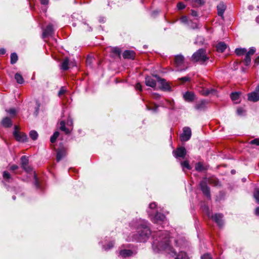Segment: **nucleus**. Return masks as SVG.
Listing matches in <instances>:
<instances>
[{
  "instance_id": "nucleus-1",
  "label": "nucleus",
  "mask_w": 259,
  "mask_h": 259,
  "mask_svg": "<svg viewBox=\"0 0 259 259\" xmlns=\"http://www.w3.org/2000/svg\"><path fill=\"white\" fill-rule=\"evenodd\" d=\"M152 248L154 252L165 251L166 253L174 256L177 255V251L174 248L169 235L166 231L158 230L152 234Z\"/></svg>"
},
{
  "instance_id": "nucleus-2",
  "label": "nucleus",
  "mask_w": 259,
  "mask_h": 259,
  "mask_svg": "<svg viewBox=\"0 0 259 259\" xmlns=\"http://www.w3.org/2000/svg\"><path fill=\"white\" fill-rule=\"evenodd\" d=\"M129 227L132 230H136V232L128 236V241H137L145 242L148 239L151 232L148 226V223L145 220L136 219L131 221L129 224Z\"/></svg>"
},
{
  "instance_id": "nucleus-3",
  "label": "nucleus",
  "mask_w": 259,
  "mask_h": 259,
  "mask_svg": "<svg viewBox=\"0 0 259 259\" xmlns=\"http://www.w3.org/2000/svg\"><path fill=\"white\" fill-rule=\"evenodd\" d=\"M208 184L213 186H218L220 184L219 180L215 178H204L199 183V186L203 194L208 199H210L211 195L210 193V189L208 186Z\"/></svg>"
},
{
  "instance_id": "nucleus-4",
  "label": "nucleus",
  "mask_w": 259,
  "mask_h": 259,
  "mask_svg": "<svg viewBox=\"0 0 259 259\" xmlns=\"http://www.w3.org/2000/svg\"><path fill=\"white\" fill-rule=\"evenodd\" d=\"M209 58V57L206 54V50L204 49H200L193 54L191 60L194 62L204 64Z\"/></svg>"
},
{
  "instance_id": "nucleus-5",
  "label": "nucleus",
  "mask_w": 259,
  "mask_h": 259,
  "mask_svg": "<svg viewBox=\"0 0 259 259\" xmlns=\"http://www.w3.org/2000/svg\"><path fill=\"white\" fill-rule=\"evenodd\" d=\"M13 135L16 140L20 142H25L27 141V136L23 133H21L18 130V126L15 125L14 126V131L13 132Z\"/></svg>"
},
{
  "instance_id": "nucleus-6",
  "label": "nucleus",
  "mask_w": 259,
  "mask_h": 259,
  "mask_svg": "<svg viewBox=\"0 0 259 259\" xmlns=\"http://www.w3.org/2000/svg\"><path fill=\"white\" fill-rule=\"evenodd\" d=\"M191 130L189 127L185 126L183 129V133L180 135L181 141L186 142L188 141L191 137Z\"/></svg>"
},
{
  "instance_id": "nucleus-7",
  "label": "nucleus",
  "mask_w": 259,
  "mask_h": 259,
  "mask_svg": "<svg viewBox=\"0 0 259 259\" xmlns=\"http://www.w3.org/2000/svg\"><path fill=\"white\" fill-rule=\"evenodd\" d=\"M184 63V57L182 55H178L176 56L174 60L175 66L178 68V71L185 70V69H182Z\"/></svg>"
},
{
  "instance_id": "nucleus-8",
  "label": "nucleus",
  "mask_w": 259,
  "mask_h": 259,
  "mask_svg": "<svg viewBox=\"0 0 259 259\" xmlns=\"http://www.w3.org/2000/svg\"><path fill=\"white\" fill-rule=\"evenodd\" d=\"M154 77L157 79V81L159 84V88L164 91H169L170 87L169 84L164 79L160 78L158 75H155Z\"/></svg>"
},
{
  "instance_id": "nucleus-9",
  "label": "nucleus",
  "mask_w": 259,
  "mask_h": 259,
  "mask_svg": "<svg viewBox=\"0 0 259 259\" xmlns=\"http://www.w3.org/2000/svg\"><path fill=\"white\" fill-rule=\"evenodd\" d=\"M137 254L136 250L132 249H121L119 253V256L122 258H126L133 256Z\"/></svg>"
},
{
  "instance_id": "nucleus-10",
  "label": "nucleus",
  "mask_w": 259,
  "mask_h": 259,
  "mask_svg": "<svg viewBox=\"0 0 259 259\" xmlns=\"http://www.w3.org/2000/svg\"><path fill=\"white\" fill-rule=\"evenodd\" d=\"M156 213H153V215L151 217V221L154 223L156 224H161V223H163L164 221V220L165 219V215L161 213H158L157 212H156Z\"/></svg>"
},
{
  "instance_id": "nucleus-11",
  "label": "nucleus",
  "mask_w": 259,
  "mask_h": 259,
  "mask_svg": "<svg viewBox=\"0 0 259 259\" xmlns=\"http://www.w3.org/2000/svg\"><path fill=\"white\" fill-rule=\"evenodd\" d=\"M173 154L174 156L177 158H184L186 155V150L184 147H181L174 151Z\"/></svg>"
},
{
  "instance_id": "nucleus-12",
  "label": "nucleus",
  "mask_w": 259,
  "mask_h": 259,
  "mask_svg": "<svg viewBox=\"0 0 259 259\" xmlns=\"http://www.w3.org/2000/svg\"><path fill=\"white\" fill-rule=\"evenodd\" d=\"M21 162L22 167L24 170L27 172H29L31 170V168L28 166V159L26 156H22L21 158Z\"/></svg>"
},
{
  "instance_id": "nucleus-13",
  "label": "nucleus",
  "mask_w": 259,
  "mask_h": 259,
  "mask_svg": "<svg viewBox=\"0 0 259 259\" xmlns=\"http://www.w3.org/2000/svg\"><path fill=\"white\" fill-rule=\"evenodd\" d=\"M210 217L215 221L220 227H222L223 225V215L221 213H216L214 215H211Z\"/></svg>"
},
{
  "instance_id": "nucleus-14",
  "label": "nucleus",
  "mask_w": 259,
  "mask_h": 259,
  "mask_svg": "<svg viewBox=\"0 0 259 259\" xmlns=\"http://www.w3.org/2000/svg\"><path fill=\"white\" fill-rule=\"evenodd\" d=\"M54 33L53 25H48L46 29L44 30L42 37L43 38H46L48 36H52Z\"/></svg>"
},
{
  "instance_id": "nucleus-15",
  "label": "nucleus",
  "mask_w": 259,
  "mask_h": 259,
  "mask_svg": "<svg viewBox=\"0 0 259 259\" xmlns=\"http://www.w3.org/2000/svg\"><path fill=\"white\" fill-rule=\"evenodd\" d=\"M157 79L155 80L150 76H147L145 78V84L147 86L154 88L156 87Z\"/></svg>"
},
{
  "instance_id": "nucleus-16",
  "label": "nucleus",
  "mask_w": 259,
  "mask_h": 259,
  "mask_svg": "<svg viewBox=\"0 0 259 259\" xmlns=\"http://www.w3.org/2000/svg\"><path fill=\"white\" fill-rule=\"evenodd\" d=\"M183 98L187 102H192L195 99V95L193 93L188 91L183 95Z\"/></svg>"
},
{
  "instance_id": "nucleus-17",
  "label": "nucleus",
  "mask_w": 259,
  "mask_h": 259,
  "mask_svg": "<svg viewBox=\"0 0 259 259\" xmlns=\"http://www.w3.org/2000/svg\"><path fill=\"white\" fill-rule=\"evenodd\" d=\"M248 100L252 102H257L259 100V95L256 92H253L248 94Z\"/></svg>"
},
{
  "instance_id": "nucleus-18",
  "label": "nucleus",
  "mask_w": 259,
  "mask_h": 259,
  "mask_svg": "<svg viewBox=\"0 0 259 259\" xmlns=\"http://www.w3.org/2000/svg\"><path fill=\"white\" fill-rule=\"evenodd\" d=\"M206 101L205 100H201L195 105V109L199 111L204 110L206 108Z\"/></svg>"
},
{
  "instance_id": "nucleus-19",
  "label": "nucleus",
  "mask_w": 259,
  "mask_h": 259,
  "mask_svg": "<svg viewBox=\"0 0 259 259\" xmlns=\"http://www.w3.org/2000/svg\"><path fill=\"white\" fill-rule=\"evenodd\" d=\"M124 59H134L135 58V52L133 51L125 50L122 54Z\"/></svg>"
},
{
  "instance_id": "nucleus-20",
  "label": "nucleus",
  "mask_w": 259,
  "mask_h": 259,
  "mask_svg": "<svg viewBox=\"0 0 259 259\" xmlns=\"http://www.w3.org/2000/svg\"><path fill=\"white\" fill-rule=\"evenodd\" d=\"M66 154V150L64 148L60 149L58 150L57 153V161L59 162L65 156Z\"/></svg>"
},
{
  "instance_id": "nucleus-21",
  "label": "nucleus",
  "mask_w": 259,
  "mask_h": 259,
  "mask_svg": "<svg viewBox=\"0 0 259 259\" xmlns=\"http://www.w3.org/2000/svg\"><path fill=\"white\" fill-rule=\"evenodd\" d=\"M226 8V7L223 3H220L217 6L218 15L223 17Z\"/></svg>"
},
{
  "instance_id": "nucleus-22",
  "label": "nucleus",
  "mask_w": 259,
  "mask_h": 259,
  "mask_svg": "<svg viewBox=\"0 0 259 259\" xmlns=\"http://www.w3.org/2000/svg\"><path fill=\"white\" fill-rule=\"evenodd\" d=\"M149 208L150 210H148V213L150 217L153 215V213H155L157 212L156 204L155 202L151 203L149 204Z\"/></svg>"
},
{
  "instance_id": "nucleus-23",
  "label": "nucleus",
  "mask_w": 259,
  "mask_h": 259,
  "mask_svg": "<svg viewBox=\"0 0 259 259\" xmlns=\"http://www.w3.org/2000/svg\"><path fill=\"white\" fill-rule=\"evenodd\" d=\"M2 124L5 127H9L12 125V122L11 119L8 117H6L2 120Z\"/></svg>"
},
{
  "instance_id": "nucleus-24",
  "label": "nucleus",
  "mask_w": 259,
  "mask_h": 259,
  "mask_svg": "<svg viewBox=\"0 0 259 259\" xmlns=\"http://www.w3.org/2000/svg\"><path fill=\"white\" fill-rule=\"evenodd\" d=\"M218 52H223L227 49V45L224 42H220L216 46Z\"/></svg>"
},
{
  "instance_id": "nucleus-25",
  "label": "nucleus",
  "mask_w": 259,
  "mask_h": 259,
  "mask_svg": "<svg viewBox=\"0 0 259 259\" xmlns=\"http://www.w3.org/2000/svg\"><path fill=\"white\" fill-rule=\"evenodd\" d=\"M195 169L198 172H201L206 169V167L203 165L201 162H198L195 164Z\"/></svg>"
},
{
  "instance_id": "nucleus-26",
  "label": "nucleus",
  "mask_w": 259,
  "mask_h": 259,
  "mask_svg": "<svg viewBox=\"0 0 259 259\" xmlns=\"http://www.w3.org/2000/svg\"><path fill=\"white\" fill-rule=\"evenodd\" d=\"M60 130L64 132L66 134H69L70 132V130L66 127L65 122L64 121H61L60 123Z\"/></svg>"
},
{
  "instance_id": "nucleus-27",
  "label": "nucleus",
  "mask_w": 259,
  "mask_h": 259,
  "mask_svg": "<svg viewBox=\"0 0 259 259\" xmlns=\"http://www.w3.org/2000/svg\"><path fill=\"white\" fill-rule=\"evenodd\" d=\"M69 59L68 58H65L62 62L61 65V69L63 70H66L69 68Z\"/></svg>"
},
{
  "instance_id": "nucleus-28",
  "label": "nucleus",
  "mask_w": 259,
  "mask_h": 259,
  "mask_svg": "<svg viewBox=\"0 0 259 259\" xmlns=\"http://www.w3.org/2000/svg\"><path fill=\"white\" fill-rule=\"evenodd\" d=\"M215 90L214 89H203L201 91V93L202 95L204 96H208L209 94H213L215 92Z\"/></svg>"
},
{
  "instance_id": "nucleus-29",
  "label": "nucleus",
  "mask_w": 259,
  "mask_h": 259,
  "mask_svg": "<svg viewBox=\"0 0 259 259\" xmlns=\"http://www.w3.org/2000/svg\"><path fill=\"white\" fill-rule=\"evenodd\" d=\"M4 179L8 182H10L12 181L13 179L11 175L7 171H4L3 174Z\"/></svg>"
},
{
  "instance_id": "nucleus-30",
  "label": "nucleus",
  "mask_w": 259,
  "mask_h": 259,
  "mask_svg": "<svg viewBox=\"0 0 259 259\" xmlns=\"http://www.w3.org/2000/svg\"><path fill=\"white\" fill-rule=\"evenodd\" d=\"M235 53L238 56L246 54V49L245 48H237L235 51Z\"/></svg>"
},
{
  "instance_id": "nucleus-31",
  "label": "nucleus",
  "mask_w": 259,
  "mask_h": 259,
  "mask_svg": "<svg viewBox=\"0 0 259 259\" xmlns=\"http://www.w3.org/2000/svg\"><path fill=\"white\" fill-rule=\"evenodd\" d=\"M15 78L17 82L19 84H22L24 82V79L22 76L19 73H16L15 75Z\"/></svg>"
},
{
  "instance_id": "nucleus-32",
  "label": "nucleus",
  "mask_w": 259,
  "mask_h": 259,
  "mask_svg": "<svg viewBox=\"0 0 259 259\" xmlns=\"http://www.w3.org/2000/svg\"><path fill=\"white\" fill-rule=\"evenodd\" d=\"M181 166L182 167L183 170L184 171V168H186L187 169H191V167L188 161L185 160L184 161L181 162Z\"/></svg>"
},
{
  "instance_id": "nucleus-33",
  "label": "nucleus",
  "mask_w": 259,
  "mask_h": 259,
  "mask_svg": "<svg viewBox=\"0 0 259 259\" xmlns=\"http://www.w3.org/2000/svg\"><path fill=\"white\" fill-rule=\"evenodd\" d=\"M18 60V56L16 53H13L11 54V63L12 64H15Z\"/></svg>"
},
{
  "instance_id": "nucleus-34",
  "label": "nucleus",
  "mask_w": 259,
  "mask_h": 259,
  "mask_svg": "<svg viewBox=\"0 0 259 259\" xmlns=\"http://www.w3.org/2000/svg\"><path fill=\"white\" fill-rule=\"evenodd\" d=\"M202 209L203 212L209 218L211 216V212L207 206L204 205L202 206Z\"/></svg>"
},
{
  "instance_id": "nucleus-35",
  "label": "nucleus",
  "mask_w": 259,
  "mask_h": 259,
  "mask_svg": "<svg viewBox=\"0 0 259 259\" xmlns=\"http://www.w3.org/2000/svg\"><path fill=\"white\" fill-rule=\"evenodd\" d=\"M29 136L33 140H35L37 139L38 134L35 131L32 130L30 132Z\"/></svg>"
},
{
  "instance_id": "nucleus-36",
  "label": "nucleus",
  "mask_w": 259,
  "mask_h": 259,
  "mask_svg": "<svg viewBox=\"0 0 259 259\" xmlns=\"http://www.w3.org/2000/svg\"><path fill=\"white\" fill-rule=\"evenodd\" d=\"M59 132L58 131L55 132L54 133L53 135L51 137V139H50L51 142L52 143H54L56 141L57 138L59 137Z\"/></svg>"
},
{
  "instance_id": "nucleus-37",
  "label": "nucleus",
  "mask_w": 259,
  "mask_h": 259,
  "mask_svg": "<svg viewBox=\"0 0 259 259\" xmlns=\"http://www.w3.org/2000/svg\"><path fill=\"white\" fill-rule=\"evenodd\" d=\"M239 94L237 92L232 93L231 94V98L234 101H236L239 99Z\"/></svg>"
},
{
  "instance_id": "nucleus-38",
  "label": "nucleus",
  "mask_w": 259,
  "mask_h": 259,
  "mask_svg": "<svg viewBox=\"0 0 259 259\" xmlns=\"http://www.w3.org/2000/svg\"><path fill=\"white\" fill-rule=\"evenodd\" d=\"M244 64L246 66H248L251 62L250 56L245 54V57L244 60Z\"/></svg>"
},
{
  "instance_id": "nucleus-39",
  "label": "nucleus",
  "mask_w": 259,
  "mask_h": 259,
  "mask_svg": "<svg viewBox=\"0 0 259 259\" xmlns=\"http://www.w3.org/2000/svg\"><path fill=\"white\" fill-rule=\"evenodd\" d=\"M253 196L256 200V202L259 203V188H255L253 193Z\"/></svg>"
},
{
  "instance_id": "nucleus-40",
  "label": "nucleus",
  "mask_w": 259,
  "mask_h": 259,
  "mask_svg": "<svg viewBox=\"0 0 259 259\" xmlns=\"http://www.w3.org/2000/svg\"><path fill=\"white\" fill-rule=\"evenodd\" d=\"M245 113V111L242 107L238 108L237 109V114L239 116L243 115Z\"/></svg>"
},
{
  "instance_id": "nucleus-41",
  "label": "nucleus",
  "mask_w": 259,
  "mask_h": 259,
  "mask_svg": "<svg viewBox=\"0 0 259 259\" xmlns=\"http://www.w3.org/2000/svg\"><path fill=\"white\" fill-rule=\"evenodd\" d=\"M114 243L113 241L110 242L107 246H103V247L105 250H108L113 247Z\"/></svg>"
},
{
  "instance_id": "nucleus-42",
  "label": "nucleus",
  "mask_w": 259,
  "mask_h": 259,
  "mask_svg": "<svg viewBox=\"0 0 259 259\" xmlns=\"http://www.w3.org/2000/svg\"><path fill=\"white\" fill-rule=\"evenodd\" d=\"M184 241L183 240H175V246L177 247H180L183 245Z\"/></svg>"
},
{
  "instance_id": "nucleus-43",
  "label": "nucleus",
  "mask_w": 259,
  "mask_h": 259,
  "mask_svg": "<svg viewBox=\"0 0 259 259\" xmlns=\"http://www.w3.org/2000/svg\"><path fill=\"white\" fill-rule=\"evenodd\" d=\"M180 21L183 24H188L189 23L187 17L185 16H182L181 18Z\"/></svg>"
},
{
  "instance_id": "nucleus-44",
  "label": "nucleus",
  "mask_w": 259,
  "mask_h": 259,
  "mask_svg": "<svg viewBox=\"0 0 259 259\" xmlns=\"http://www.w3.org/2000/svg\"><path fill=\"white\" fill-rule=\"evenodd\" d=\"M249 144L251 145H255L259 146V139L256 138L249 142Z\"/></svg>"
},
{
  "instance_id": "nucleus-45",
  "label": "nucleus",
  "mask_w": 259,
  "mask_h": 259,
  "mask_svg": "<svg viewBox=\"0 0 259 259\" xmlns=\"http://www.w3.org/2000/svg\"><path fill=\"white\" fill-rule=\"evenodd\" d=\"M255 52V48L254 47H251L249 49L248 52L246 51V54L248 55L251 56L253 55Z\"/></svg>"
},
{
  "instance_id": "nucleus-46",
  "label": "nucleus",
  "mask_w": 259,
  "mask_h": 259,
  "mask_svg": "<svg viewBox=\"0 0 259 259\" xmlns=\"http://www.w3.org/2000/svg\"><path fill=\"white\" fill-rule=\"evenodd\" d=\"M6 111L7 113H9L10 114H11V115H14L16 114V110L14 108H11V109H10L9 110L6 109Z\"/></svg>"
},
{
  "instance_id": "nucleus-47",
  "label": "nucleus",
  "mask_w": 259,
  "mask_h": 259,
  "mask_svg": "<svg viewBox=\"0 0 259 259\" xmlns=\"http://www.w3.org/2000/svg\"><path fill=\"white\" fill-rule=\"evenodd\" d=\"M201 259H212V257L209 253H205L201 256Z\"/></svg>"
},
{
  "instance_id": "nucleus-48",
  "label": "nucleus",
  "mask_w": 259,
  "mask_h": 259,
  "mask_svg": "<svg viewBox=\"0 0 259 259\" xmlns=\"http://www.w3.org/2000/svg\"><path fill=\"white\" fill-rule=\"evenodd\" d=\"M112 52L116 55H119L121 53V50L118 48H114L112 49Z\"/></svg>"
},
{
  "instance_id": "nucleus-49",
  "label": "nucleus",
  "mask_w": 259,
  "mask_h": 259,
  "mask_svg": "<svg viewBox=\"0 0 259 259\" xmlns=\"http://www.w3.org/2000/svg\"><path fill=\"white\" fill-rule=\"evenodd\" d=\"M158 108V106L156 105H154V107H151L150 106H147V109L148 110H152L154 112H156Z\"/></svg>"
},
{
  "instance_id": "nucleus-50",
  "label": "nucleus",
  "mask_w": 259,
  "mask_h": 259,
  "mask_svg": "<svg viewBox=\"0 0 259 259\" xmlns=\"http://www.w3.org/2000/svg\"><path fill=\"white\" fill-rule=\"evenodd\" d=\"M177 8L179 10H183L185 8V5L183 3L180 2L177 4Z\"/></svg>"
},
{
  "instance_id": "nucleus-51",
  "label": "nucleus",
  "mask_w": 259,
  "mask_h": 259,
  "mask_svg": "<svg viewBox=\"0 0 259 259\" xmlns=\"http://www.w3.org/2000/svg\"><path fill=\"white\" fill-rule=\"evenodd\" d=\"M190 78L188 76H185L179 78V80L183 83L188 81L190 80Z\"/></svg>"
},
{
  "instance_id": "nucleus-52",
  "label": "nucleus",
  "mask_w": 259,
  "mask_h": 259,
  "mask_svg": "<svg viewBox=\"0 0 259 259\" xmlns=\"http://www.w3.org/2000/svg\"><path fill=\"white\" fill-rule=\"evenodd\" d=\"M66 92V90L64 88V87H62L60 91L58 92V96L61 97L62 95H63Z\"/></svg>"
},
{
  "instance_id": "nucleus-53",
  "label": "nucleus",
  "mask_w": 259,
  "mask_h": 259,
  "mask_svg": "<svg viewBox=\"0 0 259 259\" xmlns=\"http://www.w3.org/2000/svg\"><path fill=\"white\" fill-rule=\"evenodd\" d=\"M191 25L190 23H188L189 26L192 29H196L198 28V25L195 23H191Z\"/></svg>"
},
{
  "instance_id": "nucleus-54",
  "label": "nucleus",
  "mask_w": 259,
  "mask_h": 259,
  "mask_svg": "<svg viewBox=\"0 0 259 259\" xmlns=\"http://www.w3.org/2000/svg\"><path fill=\"white\" fill-rule=\"evenodd\" d=\"M34 179H35V181H34V185L35 186V187L37 188H38L39 187V183H38V181L36 178V176L35 175V174L34 175Z\"/></svg>"
},
{
  "instance_id": "nucleus-55",
  "label": "nucleus",
  "mask_w": 259,
  "mask_h": 259,
  "mask_svg": "<svg viewBox=\"0 0 259 259\" xmlns=\"http://www.w3.org/2000/svg\"><path fill=\"white\" fill-rule=\"evenodd\" d=\"M135 88L137 90H139L140 91H142V87L141 84L140 83H137L136 85Z\"/></svg>"
},
{
  "instance_id": "nucleus-56",
  "label": "nucleus",
  "mask_w": 259,
  "mask_h": 259,
  "mask_svg": "<svg viewBox=\"0 0 259 259\" xmlns=\"http://www.w3.org/2000/svg\"><path fill=\"white\" fill-rule=\"evenodd\" d=\"M191 15L192 16L195 17H198V13H197V12L196 11L193 10H192L191 11Z\"/></svg>"
},
{
  "instance_id": "nucleus-57",
  "label": "nucleus",
  "mask_w": 259,
  "mask_h": 259,
  "mask_svg": "<svg viewBox=\"0 0 259 259\" xmlns=\"http://www.w3.org/2000/svg\"><path fill=\"white\" fill-rule=\"evenodd\" d=\"M18 166L16 165H13L10 167V169L12 170H15L18 169Z\"/></svg>"
},
{
  "instance_id": "nucleus-58",
  "label": "nucleus",
  "mask_w": 259,
  "mask_h": 259,
  "mask_svg": "<svg viewBox=\"0 0 259 259\" xmlns=\"http://www.w3.org/2000/svg\"><path fill=\"white\" fill-rule=\"evenodd\" d=\"M259 64V56L256 58L254 60V66L258 65Z\"/></svg>"
},
{
  "instance_id": "nucleus-59",
  "label": "nucleus",
  "mask_w": 259,
  "mask_h": 259,
  "mask_svg": "<svg viewBox=\"0 0 259 259\" xmlns=\"http://www.w3.org/2000/svg\"><path fill=\"white\" fill-rule=\"evenodd\" d=\"M40 1L42 5H47L49 3V0H40Z\"/></svg>"
},
{
  "instance_id": "nucleus-60",
  "label": "nucleus",
  "mask_w": 259,
  "mask_h": 259,
  "mask_svg": "<svg viewBox=\"0 0 259 259\" xmlns=\"http://www.w3.org/2000/svg\"><path fill=\"white\" fill-rule=\"evenodd\" d=\"M153 98L155 99H158L160 98V95L158 94H154Z\"/></svg>"
},
{
  "instance_id": "nucleus-61",
  "label": "nucleus",
  "mask_w": 259,
  "mask_h": 259,
  "mask_svg": "<svg viewBox=\"0 0 259 259\" xmlns=\"http://www.w3.org/2000/svg\"><path fill=\"white\" fill-rule=\"evenodd\" d=\"M166 102L169 104L168 108L173 107V103L172 102L166 101Z\"/></svg>"
},
{
  "instance_id": "nucleus-62",
  "label": "nucleus",
  "mask_w": 259,
  "mask_h": 259,
  "mask_svg": "<svg viewBox=\"0 0 259 259\" xmlns=\"http://www.w3.org/2000/svg\"><path fill=\"white\" fill-rule=\"evenodd\" d=\"M6 53V50L5 49L2 48L0 49V54L4 55Z\"/></svg>"
},
{
  "instance_id": "nucleus-63",
  "label": "nucleus",
  "mask_w": 259,
  "mask_h": 259,
  "mask_svg": "<svg viewBox=\"0 0 259 259\" xmlns=\"http://www.w3.org/2000/svg\"><path fill=\"white\" fill-rule=\"evenodd\" d=\"M73 124V121L71 118H69L67 121V124L68 125H72Z\"/></svg>"
},
{
  "instance_id": "nucleus-64",
  "label": "nucleus",
  "mask_w": 259,
  "mask_h": 259,
  "mask_svg": "<svg viewBox=\"0 0 259 259\" xmlns=\"http://www.w3.org/2000/svg\"><path fill=\"white\" fill-rule=\"evenodd\" d=\"M255 214L256 215H259V207H257L255 208Z\"/></svg>"
}]
</instances>
